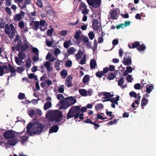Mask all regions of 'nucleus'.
<instances>
[{"label":"nucleus","mask_w":156,"mask_h":156,"mask_svg":"<svg viewBox=\"0 0 156 156\" xmlns=\"http://www.w3.org/2000/svg\"><path fill=\"white\" fill-rule=\"evenodd\" d=\"M147 102V100L144 97H143L142 99L141 103V106L142 109H144V108L143 107L145 106Z\"/></svg>","instance_id":"32"},{"label":"nucleus","mask_w":156,"mask_h":156,"mask_svg":"<svg viewBox=\"0 0 156 156\" xmlns=\"http://www.w3.org/2000/svg\"><path fill=\"white\" fill-rule=\"evenodd\" d=\"M129 94L131 97H133L136 98L137 97L136 93L133 91L130 92Z\"/></svg>","instance_id":"57"},{"label":"nucleus","mask_w":156,"mask_h":156,"mask_svg":"<svg viewBox=\"0 0 156 156\" xmlns=\"http://www.w3.org/2000/svg\"><path fill=\"white\" fill-rule=\"evenodd\" d=\"M44 126L43 124L38 122L34 123L33 128V134H40L43 131Z\"/></svg>","instance_id":"3"},{"label":"nucleus","mask_w":156,"mask_h":156,"mask_svg":"<svg viewBox=\"0 0 156 156\" xmlns=\"http://www.w3.org/2000/svg\"><path fill=\"white\" fill-rule=\"evenodd\" d=\"M72 66V62L71 60H68L66 63V66L67 67H71Z\"/></svg>","instance_id":"63"},{"label":"nucleus","mask_w":156,"mask_h":156,"mask_svg":"<svg viewBox=\"0 0 156 156\" xmlns=\"http://www.w3.org/2000/svg\"><path fill=\"white\" fill-rule=\"evenodd\" d=\"M51 66V63L49 61L46 62L44 64V66L47 68V71H49L51 70V69H50Z\"/></svg>","instance_id":"35"},{"label":"nucleus","mask_w":156,"mask_h":156,"mask_svg":"<svg viewBox=\"0 0 156 156\" xmlns=\"http://www.w3.org/2000/svg\"><path fill=\"white\" fill-rule=\"evenodd\" d=\"M108 71H112L115 69V67L113 65H110L109 66Z\"/></svg>","instance_id":"64"},{"label":"nucleus","mask_w":156,"mask_h":156,"mask_svg":"<svg viewBox=\"0 0 156 156\" xmlns=\"http://www.w3.org/2000/svg\"><path fill=\"white\" fill-rule=\"evenodd\" d=\"M62 117V112L60 111L56 110L51 114L50 117L49 119L51 121H55L57 122H58L60 121V119Z\"/></svg>","instance_id":"4"},{"label":"nucleus","mask_w":156,"mask_h":156,"mask_svg":"<svg viewBox=\"0 0 156 156\" xmlns=\"http://www.w3.org/2000/svg\"><path fill=\"white\" fill-rule=\"evenodd\" d=\"M76 100L72 96L65 98L64 100L59 101L61 105L59 108L60 109H66L70 106L74 104Z\"/></svg>","instance_id":"2"},{"label":"nucleus","mask_w":156,"mask_h":156,"mask_svg":"<svg viewBox=\"0 0 156 156\" xmlns=\"http://www.w3.org/2000/svg\"><path fill=\"white\" fill-rule=\"evenodd\" d=\"M79 91L80 94L82 96L85 97L87 95V91L85 89H80L79 90Z\"/></svg>","instance_id":"20"},{"label":"nucleus","mask_w":156,"mask_h":156,"mask_svg":"<svg viewBox=\"0 0 156 156\" xmlns=\"http://www.w3.org/2000/svg\"><path fill=\"white\" fill-rule=\"evenodd\" d=\"M10 31H11L12 34H10V39L13 37V36L15 35V29L14 26L12 24H10Z\"/></svg>","instance_id":"28"},{"label":"nucleus","mask_w":156,"mask_h":156,"mask_svg":"<svg viewBox=\"0 0 156 156\" xmlns=\"http://www.w3.org/2000/svg\"><path fill=\"white\" fill-rule=\"evenodd\" d=\"M25 97L24 93H20L18 96V98L20 100H22Z\"/></svg>","instance_id":"53"},{"label":"nucleus","mask_w":156,"mask_h":156,"mask_svg":"<svg viewBox=\"0 0 156 156\" xmlns=\"http://www.w3.org/2000/svg\"><path fill=\"white\" fill-rule=\"evenodd\" d=\"M45 44L47 46L49 47H51L53 44L52 41H49L47 39H46Z\"/></svg>","instance_id":"45"},{"label":"nucleus","mask_w":156,"mask_h":156,"mask_svg":"<svg viewBox=\"0 0 156 156\" xmlns=\"http://www.w3.org/2000/svg\"><path fill=\"white\" fill-rule=\"evenodd\" d=\"M61 61L60 60H58L56 62H55V67L56 69L59 71L60 69V65Z\"/></svg>","instance_id":"30"},{"label":"nucleus","mask_w":156,"mask_h":156,"mask_svg":"<svg viewBox=\"0 0 156 156\" xmlns=\"http://www.w3.org/2000/svg\"><path fill=\"white\" fill-rule=\"evenodd\" d=\"M80 107L78 106H72L69 110L67 115V120L74 117V119L79 117L80 120L84 119V114L83 113L80 114Z\"/></svg>","instance_id":"1"},{"label":"nucleus","mask_w":156,"mask_h":156,"mask_svg":"<svg viewBox=\"0 0 156 156\" xmlns=\"http://www.w3.org/2000/svg\"><path fill=\"white\" fill-rule=\"evenodd\" d=\"M97 116L96 118H95L96 120L97 119H107V117H105L104 118L103 117V116H101L100 114H97Z\"/></svg>","instance_id":"52"},{"label":"nucleus","mask_w":156,"mask_h":156,"mask_svg":"<svg viewBox=\"0 0 156 156\" xmlns=\"http://www.w3.org/2000/svg\"><path fill=\"white\" fill-rule=\"evenodd\" d=\"M90 76L88 75H86L84 76L83 79V82L84 83H86L88 82L90 79Z\"/></svg>","instance_id":"33"},{"label":"nucleus","mask_w":156,"mask_h":156,"mask_svg":"<svg viewBox=\"0 0 156 156\" xmlns=\"http://www.w3.org/2000/svg\"><path fill=\"white\" fill-rule=\"evenodd\" d=\"M60 75L64 78L66 77L68 75L67 71L65 69L62 70L61 72Z\"/></svg>","instance_id":"39"},{"label":"nucleus","mask_w":156,"mask_h":156,"mask_svg":"<svg viewBox=\"0 0 156 156\" xmlns=\"http://www.w3.org/2000/svg\"><path fill=\"white\" fill-rule=\"evenodd\" d=\"M130 22L129 21H126L124 22V24L123 23H121L118 25L116 26V27L117 30L122 28V29H124L123 26L126 27L130 25Z\"/></svg>","instance_id":"13"},{"label":"nucleus","mask_w":156,"mask_h":156,"mask_svg":"<svg viewBox=\"0 0 156 156\" xmlns=\"http://www.w3.org/2000/svg\"><path fill=\"white\" fill-rule=\"evenodd\" d=\"M58 129V127L57 125H55L51 128L49 130V133L56 132Z\"/></svg>","instance_id":"17"},{"label":"nucleus","mask_w":156,"mask_h":156,"mask_svg":"<svg viewBox=\"0 0 156 156\" xmlns=\"http://www.w3.org/2000/svg\"><path fill=\"white\" fill-rule=\"evenodd\" d=\"M24 12L23 11H21L20 14L16 15L14 17V19L16 21H20L22 19V15L23 16L24 15Z\"/></svg>","instance_id":"14"},{"label":"nucleus","mask_w":156,"mask_h":156,"mask_svg":"<svg viewBox=\"0 0 156 156\" xmlns=\"http://www.w3.org/2000/svg\"><path fill=\"white\" fill-rule=\"evenodd\" d=\"M108 67H104L103 71H98L96 73V75L97 77L99 78H101L103 76H104L105 74L108 73Z\"/></svg>","instance_id":"8"},{"label":"nucleus","mask_w":156,"mask_h":156,"mask_svg":"<svg viewBox=\"0 0 156 156\" xmlns=\"http://www.w3.org/2000/svg\"><path fill=\"white\" fill-rule=\"evenodd\" d=\"M40 26H45V25L46 26L47 25V23L45 20H41L40 21Z\"/></svg>","instance_id":"49"},{"label":"nucleus","mask_w":156,"mask_h":156,"mask_svg":"<svg viewBox=\"0 0 156 156\" xmlns=\"http://www.w3.org/2000/svg\"><path fill=\"white\" fill-rule=\"evenodd\" d=\"M18 55L19 58L21 59H23L25 58V55L23 52H19Z\"/></svg>","instance_id":"41"},{"label":"nucleus","mask_w":156,"mask_h":156,"mask_svg":"<svg viewBox=\"0 0 156 156\" xmlns=\"http://www.w3.org/2000/svg\"><path fill=\"white\" fill-rule=\"evenodd\" d=\"M76 50L73 47H71L69 48L67 50V53L69 55H73L74 54Z\"/></svg>","instance_id":"27"},{"label":"nucleus","mask_w":156,"mask_h":156,"mask_svg":"<svg viewBox=\"0 0 156 156\" xmlns=\"http://www.w3.org/2000/svg\"><path fill=\"white\" fill-rule=\"evenodd\" d=\"M20 133H17L12 130H10V139L16 137Z\"/></svg>","instance_id":"24"},{"label":"nucleus","mask_w":156,"mask_h":156,"mask_svg":"<svg viewBox=\"0 0 156 156\" xmlns=\"http://www.w3.org/2000/svg\"><path fill=\"white\" fill-rule=\"evenodd\" d=\"M124 82V78L122 77L118 81V85L119 86H121L122 85V84Z\"/></svg>","instance_id":"54"},{"label":"nucleus","mask_w":156,"mask_h":156,"mask_svg":"<svg viewBox=\"0 0 156 156\" xmlns=\"http://www.w3.org/2000/svg\"><path fill=\"white\" fill-rule=\"evenodd\" d=\"M19 36L18 35H16V38L12 43V44L15 45L16 46V47L13 46L12 47L13 50H14L16 48L17 50H20V48L21 46L22 41L21 40L19 39Z\"/></svg>","instance_id":"5"},{"label":"nucleus","mask_w":156,"mask_h":156,"mask_svg":"<svg viewBox=\"0 0 156 156\" xmlns=\"http://www.w3.org/2000/svg\"><path fill=\"white\" fill-rule=\"evenodd\" d=\"M64 86L63 85H62L58 89V91L59 93H63L64 91Z\"/></svg>","instance_id":"56"},{"label":"nucleus","mask_w":156,"mask_h":156,"mask_svg":"<svg viewBox=\"0 0 156 156\" xmlns=\"http://www.w3.org/2000/svg\"><path fill=\"white\" fill-rule=\"evenodd\" d=\"M5 31L6 34H7L9 36L10 35V28L8 25H6Z\"/></svg>","instance_id":"50"},{"label":"nucleus","mask_w":156,"mask_h":156,"mask_svg":"<svg viewBox=\"0 0 156 156\" xmlns=\"http://www.w3.org/2000/svg\"><path fill=\"white\" fill-rule=\"evenodd\" d=\"M15 61L16 63L19 65H21L22 64L23 62L22 59L16 57H15Z\"/></svg>","instance_id":"36"},{"label":"nucleus","mask_w":156,"mask_h":156,"mask_svg":"<svg viewBox=\"0 0 156 156\" xmlns=\"http://www.w3.org/2000/svg\"><path fill=\"white\" fill-rule=\"evenodd\" d=\"M80 9L82 10V13L83 15H87L88 14L89 12V9L87 8L86 5L83 3H82L79 6Z\"/></svg>","instance_id":"9"},{"label":"nucleus","mask_w":156,"mask_h":156,"mask_svg":"<svg viewBox=\"0 0 156 156\" xmlns=\"http://www.w3.org/2000/svg\"><path fill=\"white\" fill-rule=\"evenodd\" d=\"M53 28H52L50 29H48L47 31V34L50 37L52 35V33L53 32Z\"/></svg>","instance_id":"55"},{"label":"nucleus","mask_w":156,"mask_h":156,"mask_svg":"<svg viewBox=\"0 0 156 156\" xmlns=\"http://www.w3.org/2000/svg\"><path fill=\"white\" fill-rule=\"evenodd\" d=\"M4 136L6 139H9L10 137V132L9 131H7L4 133Z\"/></svg>","instance_id":"51"},{"label":"nucleus","mask_w":156,"mask_h":156,"mask_svg":"<svg viewBox=\"0 0 156 156\" xmlns=\"http://www.w3.org/2000/svg\"><path fill=\"white\" fill-rule=\"evenodd\" d=\"M126 78V80L128 82L130 83H131L132 82V80H133V79H132L131 75H128Z\"/></svg>","instance_id":"61"},{"label":"nucleus","mask_w":156,"mask_h":156,"mask_svg":"<svg viewBox=\"0 0 156 156\" xmlns=\"http://www.w3.org/2000/svg\"><path fill=\"white\" fill-rule=\"evenodd\" d=\"M146 48V47L144 44H142L141 45L140 44L137 48V50L139 51H143Z\"/></svg>","instance_id":"37"},{"label":"nucleus","mask_w":156,"mask_h":156,"mask_svg":"<svg viewBox=\"0 0 156 156\" xmlns=\"http://www.w3.org/2000/svg\"><path fill=\"white\" fill-rule=\"evenodd\" d=\"M54 52L55 55L57 56L61 53V51L59 48H56L55 49Z\"/></svg>","instance_id":"59"},{"label":"nucleus","mask_w":156,"mask_h":156,"mask_svg":"<svg viewBox=\"0 0 156 156\" xmlns=\"http://www.w3.org/2000/svg\"><path fill=\"white\" fill-rule=\"evenodd\" d=\"M107 111L106 112V114L111 117L109 119V120L112 119L114 117V115L112 114V112L108 111L107 110H106Z\"/></svg>","instance_id":"42"},{"label":"nucleus","mask_w":156,"mask_h":156,"mask_svg":"<svg viewBox=\"0 0 156 156\" xmlns=\"http://www.w3.org/2000/svg\"><path fill=\"white\" fill-rule=\"evenodd\" d=\"M93 94V91L92 89H89L87 91V95L91 96Z\"/></svg>","instance_id":"60"},{"label":"nucleus","mask_w":156,"mask_h":156,"mask_svg":"<svg viewBox=\"0 0 156 156\" xmlns=\"http://www.w3.org/2000/svg\"><path fill=\"white\" fill-rule=\"evenodd\" d=\"M140 44V43L139 42L136 41H135L132 44V48H136L137 49L138 46Z\"/></svg>","instance_id":"38"},{"label":"nucleus","mask_w":156,"mask_h":156,"mask_svg":"<svg viewBox=\"0 0 156 156\" xmlns=\"http://www.w3.org/2000/svg\"><path fill=\"white\" fill-rule=\"evenodd\" d=\"M146 84L145 83H144L141 86V85L140 83H137L135 84L134 85V88L136 90H139L141 89L142 88L144 87V85Z\"/></svg>","instance_id":"31"},{"label":"nucleus","mask_w":156,"mask_h":156,"mask_svg":"<svg viewBox=\"0 0 156 156\" xmlns=\"http://www.w3.org/2000/svg\"><path fill=\"white\" fill-rule=\"evenodd\" d=\"M132 60L128 58H126L124 57L122 62L125 65H130L132 64Z\"/></svg>","instance_id":"19"},{"label":"nucleus","mask_w":156,"mask_h":156,"mask_svg":"<svg viewBox=\"0 0 156 156\" xmlns=\"http://www.w3.org/2000/svg\"><path fill=\"white\" fill-rule=\"evenodd\" d=\"M8 66H0V76H2L4 74L9 73L10 70V65L8 64Z\"/></svg>","instance_id":"7"},{"label":"nucleus","mask_w":156,"mask_h":156,"mask_svg":"<svg viewBox=\"0 0 156 156\" xmlns=\"http://www.w3.org/2000/svg\"><path fill=\"white\" fill-rule=\"evenodd\" d=\"M116 101L115 100V99L113 98H110V99L103 100V102L110 101L112 103H115Z\"/></svg>","instance_id":"48"},{"label":"nucleus","mask_w":156,"mask_h":156,"mask_svg":"<svg viewBox=\"0 0 156 156\" xmlns=\"http://www.w3.org/2000/svg\"><path fill=\"white\" fill-rule=\"evenodd\" d=\"M72 80V77L71 75L69 76L66 78L65 82V84L68 87H71L73 85L71 81Z\"/></svg>","instance_id":"12"},{"label":"nucleus","mask_w":156,"mask_h":156,"mask_svg":"<svg viewBox=\"0 0 156 156\" xmlns=\"http://www.w3.org/2000/svg\"><path fill=\"white\" fill-rule=\"evenodd\" d=\"M51 102H48L45 103L44 106V109L45 110H47L51 106Z\"/></svg>","instance_id":"29"},{"label":"nucleus","mask_w":156,"mask_h":156,"mask_svg":"<svg viewBox=\"0 0 156 156\" xmlns=\"http://www.w3.org/2000/svg\"><path fill=\"white\" fill-rule=\"evenodd\" d=\"M83 55V52L81 51H79L75 56L76 58H80Z\"/></svg>","instance_id":"44"},{"label":"nucleus","mask_w":156,"mask_h":156,"mask_svg":"<svg viewBox=\"0 0 156 156\" xmlns=\"http://www.w3.org/2000/svg\"><path fill=\"white\" fill-rule=\"evenodd\" d=\"M90 67L92 69H94L97 66V63L96 61L94 59H92L90 60Z\"/></svg>","instance_id":"18"},{"label":"nucleus","mask_w":156,"mask_h":156,"mask_svg":"<svg viewBox=\"0 0 156 156\" xmlns=\"http://www.w3.org/2000/svg\"><path fill=\"white\" fill-rule=\"evenodd\" d=\"M103 95L104 97H103L102 99L105 100L110 99L111 98V94L109 92H104Z\"/></svg>","instance_id":"25"},{"label":"nucleus","mask_w":156,"mask_h":156,"mask_svg":"<svg viewBox=\"0 0 156 156\" xmlns=\"http://www.w3.org/2000/svg\"><path fill=\"white\" fill-rule=\"evenodd\" d=\"M118 8L116 9L115 10H112L110 13L111 18L113 19H117L119 17L118 12L119 11Z\"/></svg>","instance_id":"10"},{"label":"nucleus","mask_w":156,"mask_h":156,"mask_svg":"<svg viewBox=\"0 0 156 156\" xmlns=\"http://www.w3.org/2000/svg\"><path fill=\"white\" fill-rule=\"evenodd\" d=\"M28 15L29 16V17L31 19H33V18H32V16H35L36 15V13L35 12H31L30 13H29L28 14Z\"/></svg>","instance_id":"62"},{"label":"nucleus","mask_w":156,"mask_h":156,"mask_svg":"<svg viewBox=\"0 0 156 156\" xmlns=\"http://www.w3.org/2000/svg\"><path fill=\"white\" fill-rule=\"evenodd\" d=\"M154 89V86L151 84H147L146 87V91L147 93L149 94L152 91V89Z\"/></svg>","instance_id":"16"},{"label":"nucleus","mask_w":156,"mask_h":156,"mask_svg":"<svg viewBox=\"0 0 156 156\" xmlns=\"http://www.w3.org/2000/svg\"><path fill=\"white\" fill-rule=\"evenodd\" d=\"M57 98L58 100H62L64 99V97L62 94H59L57 95Z\"/></svg>","instance_id":"58"},{"label":"nucleus","mask_w":156,"mask_h":156,"mask_svg":"<svg viewBox=\"0 0 156 156\" xmlns=\"http://www.w3.org/2000/svg\"><path fill=\"white\" fill-rule=\"evenodd\" d=\"M115 77V75L112 73H108L107 78L109 80H112L114 79Z\"/></svg>","instance_id":"26"},{"label":"nucleus","mask_w":156,"mask_h":156,"mask_svg":"<svg viewBox=\"0 0 156 156\" xmlns=\"http://www.w3.org/2000/svg\"><path fill=\"white\" fill-rule=\"evenodd\" d=\"M20 51H28L29 50L28 46L26 42L24 43L22 45L21 44V46L20 48Z\"/></svg>","instance_id":"15"},{"label":"nucleus","mask_w":156,"mask_h":156,"mask_svg":"<svg viewBox=\"0 0 156 156\" xmlns=\"http://www.w3.org/2000/svg\"><path fill=\"white\" fill-rule=\"evenodd\" d=\"M19 141V140L16 137L12 138L10 139V145H15Z\"/></svg>","instance_id":"21"},{"label":"nucleus","mask_w":156,"mask_h":156,"mask_svg":"<svg viewBox=\"0 0 156 156\" xmlns=\"http://www.w3.org/2000/svg\"><path fill=\"white\" fill-rule=\"evenodd\" d=\"M92 26L93 29L96 30H98L101 27V24L99 23L97 20L94 19L92 22Z\"/></svg>","instance_id":"11"},{"label":"nucleus","mask_w":156,"mask_h":156,"mask_svg":"<svg viewBox=\"0 0 156 156\" xmlns=\"http://www.w3.org/2000/svg\"><path fill=\"white\" fill-rule=\"evenodd\" d=\"M39 26H40L39 22L38 21H35L34 24V26L35 28H33V29L36 30H37L38 29Z\"/></svg>","instance_id":"40"},{"label":"nucleus","mask_w":156,"mask_h":156,"mask_svg":"<svg viewBox=\"0 0 156 156\" xmlns=\"http://www.w3.org/2000/svg\"><path fill=\"white\" fill-rule=\"evenodd\" d=\"M88 5L93 7H99L101 4V0H87Z\"/></svg>","instance_id":"6"},{"label":"nucleus","mask_w":156,"mask_h":156,"mask_svg":"<svg viewBox=\"0 0 156 156\" xmlns=\"http://www.w3.org/2000/svg\"><path fill=\"white\" fill-rule=\"evenodd\" d=\"M88 36L90 39L92 40L94 37V34L92 31H90L88 34Z\"/></svg>","instance_id":"47"},{"label":"nucleus","mask_w":156,"mask_h":156,"mask_svg":"<svg viewBox=\"0 0 156 156\" xmlns=\"http://www.w3.org/2000/svg\"><path fill=\"white\" fill-rule=\"evenodd\" d=\"M29 114L31 118H33V116L36 115V113L34 110H31L29 112Z\"/></svg>","instance_id":"46"},{"label":"nucleus","mask_w":156,"mask_h":156,"mask_svg":"<svg viewBox=\"0 0 156 156\" xmlns=\"http://www.w3.org/2000/svg\"><path fill=\"white\" fill-rule=\"evenodd\" d=\"M103 108V105L101 103L97 104L95 106V109L97 111H99L101 109Z\"/></svg>","instance_id":"34"},{"label":"nucleus","mask_w":156,"mask_h":156,"mask_svg":"<svg viewBox=\"0 0 156 156\" xmlns=\"http://www.w3.org/2000/svg\"><path fill=\"white\" fill-rule=\"evenodd\" d=\"M71 40H69V41H67L64 42L63 43L64 47L66 48H68L69 46V44L71 43Z\"/></svg>","instance_id":"43"},{"label":"nucleus","mask_w":156,"mask_h":156,"mask_svg":"<svg viewBox=\"0 0 156 156\" xmlns=\"http://www.w3.org/2000/svg\"><path fill=\"white\" fill-rule=\"evenodd\" d=\"M74 38L79 42L81 41V38L80 37V32L79 31H76L74 36Z\"/></svg>","instance_id":"22"},{"label":"nucleus","mask_w":156,"mask_h":156,"mask_svg":"<svg viewBox=\"0 0 156 156\" xmlns=\"http://www.w3.org/2000/svg\"><path fill=\"white\" fill-rule=\"evenodd\" d=\"M21 139L20 142L22 145L26 142L28 140L29 136H26L25 135L23 136L20 137Z\"/></svg>","instance_id":"23"}]
</instances>
